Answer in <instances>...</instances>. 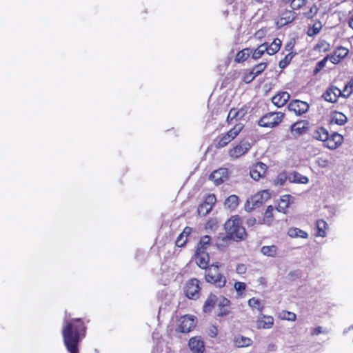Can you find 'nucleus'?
<instances>
[{
    "label": "nucleus",
    "instance_id": "nucleus-1",
    "mask_svg": "<svg viewBox=\"0 0 353 353\" xmlns=\"http://www.w3.org/2000/svg\"><path fill=\"white\" fill-rule=\"evenodd\" d=\"M86 327L79 318L71 319L65 314L62 326V336L67 350L70 353H77L79 344L85 336Z\"/></svg>",
    "mask_w": 353,
    "mask_h": 353
},
{
    "label": "nucleus",
    "instance_id": "nucleus-2",
    "mask_svg": "<svg viewBox=\"0 0 353 353\" xmlns=\"http://www.w3.org/2000/svg\"><path fill=\"white\" fill-rule=\"evenodd\" d=\"M227 234L233 240L239 241L243 240L246 236L245 228L241 225L239 216H233L225 223Z\"/></svg>",
    "mask_w": 353,
    "mask_h": 353
},
{
    "label": "nucleus",
    "instance_id": "nucleus-3",
    "mask_svg": "<svg viewBox=\"0 0 353 353\" xmlns=\"http://www.w3.org/2000/svg\"><path fill=\"white\" fill-rule=\"evenodd\" d=\"M219 265L218 263L211 265L207 270H205V277L208 283L214 284L218 288H223L226 283L225 276L219 272Z\"/></svg>",
    "mask_w": 353,
    "mask_h": 353
},
{
    "label": "nucleus",
    "instance_id": "nucleus-4",
    "mask_svg": "<svg viewBox=\"0 0 353 353\" xmlns=\"http://www.w3.org/2000/svg\"><path fill=\"white\" fill-rule=\"evenodd\" d=\"M270 198V192L268 190L259 191L247 200L245 204V210L248 212L251 211L254 207L263 204Z\"/></svg>",
    "mask_w": 353,
    "mask_h": 353
},
{
    "label": "nucleus",
    "instance_id": "nucleus-5",
    "mask_svg": "<svg viewBox=\"0 0 353 353\" xmlns=\"http://www.w3.org/2000/svg\"><path fill=\"white\" fill-rule=\"evenodd\" d=\"M283 118V114L281 112H270L261 118L259 121V125L272 128L279 125Z\"/></svg>",
    "mask_w": 353,
    "mask_h": 353
},
{
    "label": "nucleus",
    "instance_id": "nucleus-6",
    "mask_svg": "<svg viewBox=\"0 0 353 353\" xmlns=\"http://www.w3.org/2000/svg\"><path fill=\"white\" fill-rule=\"evenodd\" d=\"M196 325V318L192 315L181 316L177 322L176 331L182 333L189 332Z\"/></svg>",
    "mask_w": 353,
    "mask_h": 353
},
{
    "label": "nucleus",
    "instance_id": "nucleus-7",
    "mask_svg": "<svg viewBox=\"0 0 353 353\" xmlns=\"http://www.w3.org/2000/svg\"><path fill=\"white\" fill-rule=\"evenodd\" d=\"M184 292L188 299H197L200 294L199 281L194 278L190 279L185 285Z\"/></svg>",
    "mask_w": 353,
    "mask_h": 353
},
{
    "label": "nucleus",
    "instance_id": "nucleus-8",
    "mask_svg": "<svg viewBox=\"0 0 353 353\" xmlns=\"http://www.w3.org/2000/svg\"><path fill=\"white\" fill-rule=\"evenodd\" d=\"M250 148L251 144L248 141H241L231 148L228 152V154L233 159H238L245 154Z\"/></svg>",
    "mask_w": 353,
    "mask_h": 353
},
{
    "label": "nucleus",
    "instance_id": "nucleus-9",
    "mask_svg": "<svg viewBox=\"0 0 353 353\" xmlns=\"http://www.w3.org/2000/svg\"><path fill=\"white\" fill-rule=\"evenodd\" d=\"M216 201V199L214 194H208L206 196L204 202L198 207V214L201 216H205L208 214L212 210Z\"/></svg>",
    "mask_w": 353,
    "mask_h": 353
},
{
    "label": "nucleus",
    "instance_id": "nucleus-10",
    "mask_svg": "<svg viewBox=\"0 0 353 353\" xmlns=\"http://www.w3.org/2000/svg\"><path fill=\"white\" fill-rule=\"evenodd\" d=\"M267 169L268 167L265 163L262 162L256 163L250 168V174L251 178L255 181H259L265 176Z\"/></svg>",
    "mask_w": 353,
    "mask_h": 353
},
{
    "label": "nucleus",
    "instance_id": "nucleus-11",
    "mask_svg": "<svg viewBox=\"0 0 353 353\" xmlns=\"http://www.w3.org/2000/svg\"><path fill=\"white\" fill-rule=\"evenodd\" d=\"M274 318L270 315L260 314L255 321L257 329L268 330L274 325Z\"/></svg>",
    "mask_w": 353,
    "mask_h": 353
},
{
    "label": "nucleus",
    "instance_id": "nucleus-12",
    "mask_svg": "<svg viewBox=\"0 0 353 353\" xmlns=\"http://www.w3.org/2000/svg\"><path fill=\"white\" fill-rule=\"evenodd\" d=\"M308 129V122L306 121H299L291 125L290 133L293 137H298L306 133Z\"/></svg>",
    "mask_w": 353,
    "mask_h": 353
},
{
    "label": "nucleus",
    "instance_id": "nucleus-13",
    "mask_svg": "<svg viewBox=\"0 0 353 353\" xmlns=\"http://www.w3.org/2000/svg\"><path fill=\"white\" fill-rule=\"evenodd\" d=\"M323 97L325 101L335 103L337 101L339 97H343V90H341L337 87L332 86L325 92Z\"/></svg>",
    "mask_w": 353,
    "mask_h": 353
},
{
    "label": "nucleus",
    "instance_id": "nucleus-14",
    "mask_svg": "<svg viewBox=\"0 0 353 353\" xmlns=\"http://www.w3.org/2000/svg\"><path fill=\"white\" fill-rule=\"evenodd\" d=\"M188 346L192 353H203L205 350L204 341L200 336H194L190 339Z\"/></svg>",
    "mask_w": 353,
    "mask_h": 353
},
{
    "label": "nucleus",
    "instance_id": "nucleus-15",
    "mask_svg": "<svg viewBox=\"0 0 353 353\" xmlns=\"http://www.w3.org/2000/svg\"><path fill=\"white\" fill-rule=\"evenodd\" d=\"M348 52L347 48L340 46L335 49L332 54L328 55V59L333 64H337L348 54Z\"/></svg>",
    "mask_w": 353,
    "mask_h": 353
},
{
    "label": "nucleus",
    "instance_id": "nucleus-16",
    "mask_svg": "<svg viewBox=\"0 0 353 353\" xmlns=\"http://www.w3.org/2000/svg\"><path fill=\"white\" fill-rule=\"evenodd\" d=\"M228 178V171L226 168H220L214 171L210 175V179L215 185H219Z\"/></svg>",
    "mask_w": 353,
    "mask_h": 353
},
{
    "label": "nucleus",
    "instance_id": "nucleus-17",
    "mask_svg": "<svg viewBox=\"0 0 353 353\" xmlns=\"http://www.w3.org/2000/svg\"><path fill=\"white\" fill-rule=\"evenodd\" d=\"M288 108L294 111L296 114H301L308 110L309 105L307 103L300 100H294L290 103Z\"/></svg>",
    "mask_w": 353,
    "mask_h": 353
},
{
    "label": "nucleus",
    "instance_id": "nucleus-18",
    "mask_svg": "<svg viewBox=\"0 0 353 353\" xmlns=\"http://www.w3.org/2000/svg\"><path fill=\"white\" fill-rule=\"evenodd\" d=\"M210 257L207 251L196 250L195 254L196 263L202 269L207 270L208 266Z\"/></svg>",
    "mask_w": 353,
    "mask_h": 353
},
{
    "label": "nucleus",
    "instance_id": "nucleus-19",
    "mask_svg": "<svg viewBox=\"0 0 353 353\" xmlns=\"http://www.w3.org/2000/svg\"><path fill=\"white\" fill-rule=\"evenodd\" d=\"M295 19V13L292 10L283 12L276 21L278 27H282L292 22Z\"/></svg>",
    "mask_w": 353,
    "mask_h": 353
},
{
    "label": "nucleus",
    "instance_id": "nucleus-20",
    "mask_svg": "<svg viewBox=\"0 0 353 353\" xmlns=\"http://www.w3.org/2000/svg\"><path fill=\"white\" fill-rule=\"evenodd\" d=\"M216 305L219 308V316L226 315L230 312V301L223 296L216 297Z\"/></svg>",
    "mask_w": 353,
    "mask_h": 353
},
{
    "label": "nucleus",
    "instance_id": "nucleus-21",
    "mask_svg": "<svg viewBox=\"0 0 353 353\" xmlns=\"http://www.w3.org/2000/svg\"><path fill=\"white\" fill-rule=\"evenodd\" d=\"M246 112V110L243 108H241L240 109L232 108L228 114L226 121L228 123H231L234 120H241L244 117Z\"/></svg>",
    "mask_w": 353,
    "mask_h": 353
},
{
    "label": "nucleus",
    "instance_id": "nucleus-22",
    "mask_svg": "<svg viewBox=\"0 0 353 353\" xmlns=\"http://www.w3.org/2000/svg\"><path fill=\"white\" fill-rule=\"evenodd\" d=\"M290 99V94L287 92H281L272 98V103L278 107H283Z\"/></svg>",
    "mask_w": 353,
    "mask_h": 353
},
{
    "label": "nucleus",
    "instance_id": "nucleus-23",
    "mask_svg": "<svg viewBox=\"0 0 353 353\" xmlns=\"http://www.w3.org/2000/svg\"><path fill=\"white\" fill-rule=\"evenodd\" d=\"M260 252L263 256L270 258H276L279 255V250L275 245H263Z\"/></svg>",
    "mask_w": 353,
    "mask_h": 353
},
{
    "label": "nucleus",
    "instance_id": "nucleus-24",
    "mask_svg": "<svg viewBox=\"0 0 353 353\" xmlns=\"http://www.w3.org/2000/svg\"><path fill=\"white\" fill-rule=\"evenodd\" d=\"M290 196L288 194L282 196L278 203L276 210L282 213H286L290 204Z\"/></svg>",
    "mask_w": 353,
    "mask_h": 353
},
{
    "label": "nucleus",
    "instance_id": "nucleus-25",
    "mask_svg": "<svg viewBox=\"0 0 353 353\" xmlns=\"http://www.w3.org/2000/svg\"><path fill=\"white\" fill-rule=\"evenodd\" d=\"M288 181L290 183L307 184L309 179L306 176H303L298 172H294L288 175Z\"/></svg>",
    "mask_w": 353,
    "mask_h": 353
},
{
    "label": "nucleus",
    "instance_id": "nucleus-26",
    "mask_svg": "<svg viewBox=\"0 0 353 353\" xmlns=\"http://www.w3.org/2000/svg\"><path fill=\"white\" fill-rule=\"evenodd\" d=\"M288 235L291 238H301V239H307L308 237V234L307 232L303 231L297 228H290L288 230Z\"/></svg>",
    "mask_w": 353,
    "mask_h": 353
},
{
    "label": "nucleus",
    "instance_id": "nucleus-27",
    "mask_svg": "<svg viewBox=\"0 0 353 353\" xmlns=\"http://www.w3.org/2000/svg\"><path fill=\"white\" fill-rule=\"evenodd\" d=\"M281 46V41L277 38L274 39V41L269 46L265 43V48H267V54L269 55L274 54L279 50Z\"/></svg>",
    "mask_w": 353,
    "mask_h": 353
},
{
    "label": "nucleus",
    "instance_id": "nucleus-28",
    "mask_svg": "<svg viewBox=\"0 0 353 353\" xmlns=\"http://www.w3.org/2000/svg\"><path fill=\"white\" fill-rule=\"evenodd\" d=\"M248 305L252 310H256L259 312L261 314L264 309V303L259 299L256 298H251L248 300Z\"/></svg>",
    "mask_w": 353,
    "mask_h": 353
},
{
    "label": "nucleus",
    "instance_id": "nucleus-29",
    "mask_svg": "<svg viewBox=\"0 0 353 353\" xmlns=\"http://www.w3.org/2000/svg\"><path fill=\"white\" fill-rule=\"evenodd\" d=\"M252 343V340L250 338L243 336L241 335L236 336L234 339V344L238 347H248Z\"/></svg>",
    "mask_w": 353,
    "mask_h": 353
},
{
    "label": "nucleus",
    "instance_id": "nucleus-30",
    "mask_svg": "<svg viewBox=\"0 0 353 353\" xmlns=\"http://www.w3.org/2000/svg\"><path fill=\"white\" fill-rule=\"evenodd\" d=\"M316 226L317 228L318 236L325 237L327 235V230L328 228L327 223L323 219H319L316 221Z\"/></svg>",
    "mask_w": 353,
    "mask_h": 353
},
{
    "label": "nucleus",
    "instance_id": "nucleus-31",
    "mask_svg": "<svg viewBox=\"0 0 353 353\" xmlns=\"http://www.w3.org/2000/svg\"><path fill=\"white\" fill-rule=\"evenodd\" d=\"M232 140H234L233 137L227 132L225 134H221L219 137V141L216 144V148H221L227 145L229 143H230Z\"/></svg>",
    "mask_w": 353,
    "mask_h": 353
},
{
    "label": "nucleus",
    "instance_id": "nucleus-32",
    "mask_svg": "<svg viewBox=\"0 0 353 353\" xmlns=\"http://www.w3.org/2000/svg\"><path fill=\"white\" fill-rule=\"evenodd\" d=\"M347 117L344 114L339 112L334 113L332 117V123L340 125H344L347 122Z\"/></svg>",
    "mask_w": 353,
    "mask_h": 353
},
{
    "label": "nucleus",
    "instance_id": "nucleus-33",
    "mask_svg": "<svg viewBox=\"0 0 353 353\" xmlns=\"http://www.w3.org/2000/svg\"><path fill=\"white\" fill-rule=\"evenodd\" d=\"M215 305H216V296L210 294L205 302L203 305V311L205 312H210L212 308L214 307Z\"/></svg>",
    "mask_w": 353,
    "mask_h": 353
},
{
    "label": "nucleus",
    "instance_id": "nucleus-34",
    "mask_svg": "<svg viewBox=\"0 0 353 353\" xmlns=\"http://www.w3.org/2000/svg\"><path fill=\"white\" fill-rule=\"evenodd\" d=\"M239 205V197L236 195H230L225 201V205L231 210H234Z\"/></svg>",
    "mask_w": 353,
    "mask_h": 353
},
{
    "label": "nucleus",
    "instance_id": "nucleus-35",
    "mask_svg": "<svg viewBox=\"0 0 353 353\" xmlns=\"http://www.w3.org/2000/svg\"><path fill=\"white\" fill-rule=\"evenodd\" d=\"M313 136L317 140L325 141L327 140L329 134L325 128H319L314 132Z\"/></svg>",
    "mask_w": 353,
    "mask_h": 353
},
{
    "label": "nucleus",
    "instance_id": "nucleus-36",
    "mask_svg": "<svg viewBox=\"0 0 353 353\" xmlns=\"http://www.w3.org/2000/svg\"><path fill=\"white\" fill-rule=\"evenodd\" d=\"M230 239H232L228 234L225 236H219L216 241V246L219 249H222L228 245Z\"/></svg>",
    "mask_w": 353,
    "mask_h": 353
},
{
    "label": "nucleus",
    "instance_id": "nucleus-37",
    "mask_svg": "<svg viewBox=\"0 0 353 353\" xmlns=\"http://www.w3.org/2000/svg\"><path fill=\"white\" fill-rule=\"evenodd\" d=\"M210 237L208 235L203 236L201 238L199 243H198L196 250L206 251L207 248L210 245Z\"/></svg>",
    "mask_w": 353,
    "mask_h": 353
},
{
    "label": "nucleus",
    "instance_id": "nucleus-38",
    "mask_svg": "<svg viewBox=\"0 0 353 353\" xmlns=\"http://www.w3.org/2000/svg\"><path fill=\"white\" fill-rule=\"evenodd\" d=\"M250 54L251 50L249 48H245L237 53L235 61L238 63L243 62L250 57Z\"/></svg>",
    "mask_w": 353,
    "mask_h": 353
},
{
    "label": "nucleus",
    "instance_id": "nucleus-39",
    "mask_svg": "<svg viewBox=\"0 0 353 353\" xmlns=\"http://www.w3.org/2000/svg\"><path fill=\"white\" fill-rule=\"evenodd\" d=\"M274 208L272 205H269L265 212L263 218V223L270 225L272 222Z\"/></svg>",
    "mask_w": 353,
    "mask_h": 353
},
{
    "label": "nucleus",
    "instance_id": "nucleus-40",
    "mask_svg": "<svg viewBox=\"0 0 353 353\" xmlns=\"http://www.w3.org/2000/svg\"><path fill=\"white\" fill-rule=\"evenodd\" d=\"M267 53V48H265V43L260 45L253 52L252 58L254 59H258L261 58L264 53Z\"/></svg>",
    "mask_w": 353,
    "mask_h": 353
},
{
    "label": "nucleus",
    "instance_id": "nucleus-41",
    "mask_svg": "<svg viewBox=\"0 0 353 353\" xmlns=\"http://www.w3.org/2000/svg\"><path fill=\"white\" fill-rule=\"evenodd\" d=\"M288 180V176L285 172L279 173L274 180V184L276 186H281L284 185L285 181Z\"/></svg>",
    "mask_w": 353,
    "mask_h": 353
},
{
    "label": "nucleus",
    "instance_id": "nucleus-42",
    "mask_svg": "<svg viewBox=\"0 0 353 353\" xmlns=\"http://www.w3.org/2000/svg\"><path fill=\"white\" fill-rule=\"evenodd\" d=\"M219 224V221L216 218H212L208 220V221L205 225V229L208 231L215 230Z\"/></svg>",
    "mask_w": 353,
    "mask_h": 353
},
{
    "label": "nucleus",
    "instance_id": "nucleus-43",
    "mask_svg": "<svg viewBox=\"0 0 353 353\" xmlns=\"http://www.w3.org/2000/svg\"><path fill=\"white\" fill-rule=\"evenodd\" d=\"M279 318L282 320H287L289 321H295L296 316L294 313L288 311H282L279 314Z\"/></svg>",
    "mask_w": 353,
    "mask_h": 353
},
{
    "label": "nucleus",
    "instance_id": "nucleus-44",
    "mask_svg": "<svg viewBox=\"0 0 353 353\" xmlns=\"http://www.w3.org/2000/svg\"><path fill=\"white\" fill-rule=\"evenodd\" d=\"M243 128V124L241 123H239L236 124L232 128H231L228 131V133L234 139L239 134V133L241 132Z\"/></svg>",
    "mask_w": 353,
    "mask_h": 353
},
{
    "label": "nucleus",
    "instance_id": "nucleus-45",
    "mask_svg": "<svg viewBox=\"0 0 353 353\" xmlns=\"http://www.w3.org/2000/svg\"><path fill=\"white\" fill-rule=\"evenodd\" d=\"M267 67V63L265 62L260 63L255 65L252 70H251L252 72V74H254L255 77H257Z\"/></svg>",
    "mask_w": 353,
    "mask_h": 353
},
{
    "label": "nucleus",
    "instance_id": "nucleus-46",
    "mask_svg": "<svg viewBox=\"0 0 353 353\" xmlns=\"http://www.w3.org/2000/svg\"><path fill=\"white\" fill-rule=\"evenodd\" d=\"M353 92V79L350 80L348 83H347L343 90V97L347 98L348 97L352 92Z\"/></svg>",
    "mask_w": 353,
    "mask_h": 353
},
{
    "label": "nucleus",
    "instance_id": "nucleus-47",
    "mask_svg": "<svg viewBox=\"0 0 353 353\" xmlns=\"http://www.w3.org/2000/svg\"><path fill=\"white\" fill-rule=\"evenodd\" d=\"M293 57L292 52H290L288 54H286L283 59L281 60L279 63V66L281 68H285L290 62Z\"/></svg>",
    "mask_w": 353,
    "mask_h": 353
},
{
    "label": "nucleus",
    "instance_id": "nucleus-48",
    "mask_svg": "<svg viewBox=\"0 0 353 353\" xmlns=\"http://www.w3.org/2000/svg\"><path fill=\"white\" fill-rule=\"evenodd\" d=\"M316 163L322 168H326L329 165V160L325 157H319L316 159Z\"/></svg>",
    "mask_w": 353,
    "mask_h": 353
},
{
    "label": "nucleus",
    "instance_id": "nucleus-49",
    "mask_svg": "<svg viewBox=\"0 0 353 353\" xmlns=\"http://www.w3.org/2000/svg\"><path fill=\"white\" fill-rule=\"evenodd\" d=\"M307 0H291V7L292 9H299L305 6Z\"/></svg>",
    "mask_w": 353,
    "mask_h": 353
},
{
    "label": "nucleus",
    "instance_id": "nucleus-50",
    "mask_svg": "<svg viewBox=\"0 0 353 353\" xmlns=\"http://www.w3.org/2000/svg\"><path fill=\"white\" fill-rule=\"evenodd\" d=\"M328 58H329V56H326L321 61H320L317 63L316 68L314 70L315 73H317L319 71H320L321 69H323L325 66L326 62L329 59Z\"/></svg>",
    "mask_w": 353,
    "mask_h": 353
},
{
    "label": "nucleus",
    "instance_id": "nucleus-51",
    "mask_svg": "<svg viewBox=\"0 0 353 353\" xmlns=\"http://www.w3.org/2000/svg\"><path fill=\"white\" fill-rule=\"evenodd\" d=\"M187 239H188L186 237H184L183 236V235L179 234V236L177 237L176 240V245L178 247H183L185 244Z\"/></svg>",
    "mask_w": 353,
    "mask_h": 353
},
{
    "label": "nucleus",
    "instance_id": "nucleus-52",
    "mask_svg": "<svg viewBox=\"0 0 353 353\" xmlns=\"http://www.w3.org/2000/svg\"><path fill=\"white\" fill-rule=\"evenodd\" d=\"M234 287L236 292H243L245 290L246 285L245 283L239 281V282H236L234 283Z\"/></svg>",
    "mask_w": 353,
    "mask_h": 353
},
{
    "label": "nucleus",
    "instance_id": "nucleus-53",
    "mask_svg": "<svg viewBox=\"0 0 353 353\" xmlns=\"http://www.w3.org/2000/svg\"><path fill=\"white\" fill-rule=\"evenodd\" d=\"M266 34H267V29L261 28L255 32L254 37L256 39H261L263 38Z\"/></svg>",
    "mask_w": 353,
    "mask_h": 353
},
{
    "label": "nucleus",
    "instance_id": "nucleus-54",
    "mask_svg": "<svg viewBox=\"0 0 353 353\" xmlns=\"http://www.w3.org/2000/svg\"><path fill=\"white\" fill-rule=\"evenodd\" d=\"M256 77L252 72L250 71L248 74H245L243 77V81L246 83L251 82Z\"/></svg>",
    "mask_w": 353,
    "mask_h": 353
},
{
    "label": "nucleus",
    "instance_id": "nucleus-55",
    "mask_svg": "<svg viewBox=\"0 0 353 353\" xmlns=\"http://www.w3.org/2000/svg\"><path fill=\"white\" fill-rule=\"evenodd\" d=\"M317 12V8L316 6H312V7H310V11L308 12H306L305 13V16L307 17V18H312L314 17V15Z\"/></svg>",
    "mask_w": 353,
    "mask_h": 353
},
{
    "label": "nucleus",
    "instance_id": "nucleus-56",
    "mask_svg": "<svg viewBox=\"0 0 353 353\" xmlns=\"http://www.w3.org/2000/svg\"><path fill=\"white\" fill-rule=\"evenodd\" d=\"M217 328L214 326V325H211L210 327H209V330H208V335L210 336V337H215L216 335H217Z\"/></svg>",
    "mask_w": 353,
    "mask_h": 353
},
{
    "label": "nucleus",
    "instance_id": "nucleus-57",
    "mask_svg": "<svg viewBox=\"0 0 353 353\" xmlns=\"http://www.w3.org/2000/svg\"><path fill=\"white\" fill-rule=\"evenodd\" d=\"M236 271L238 274H244L246 271V266L244 264H238L236 268Z\"/></svg>",
    "mask_w": 353,
    "mask_h": 353
},
{
    "label": "nucleus",
    "instance_id": "nucleus-58",
    "mask_svg": "<svg viewBox=\"0 0 353 353\" xmlns=\"http://www.w3.org/2000/svg\"><path fill=\"white\" fill-rule=\"evenodd\" d=\"M191 232L192 228L190 227H185L180 234L183 235V236L186 237L188 239V236L190 234Z\"/></svg>",
    "mask_w": 353,
    "mask_h": 353
},
{
    "label": "nucleus",
    "instance_id": "nucleus-59",
    "mask_svg": "<svg viewBox=\"0 0 353 353\" xmlns=\"http://www.w3.org/2000/svg\"><path fill=\"white\" fill-rule=\"evenodd\" d=\"M312 335H319L321 333H324V331L323 330V327H321V326H319L317 327H315L312 330Z\"/></svg>",
    "mask_w": 353,
    "mask_h": 353
},
{
    "label": "nucleus",
    "instance_id": "nucleus-60",
    "mask_svg": "<svg viewBox=\"0 0 353 353\" xmlns=\"http://www.w3.org/2000/svg\"><path fill=\"white\" fill-rule=\"evenodd\" d=\"M319 46L322 47L323 48L324 51H326V50H327V49L329 48V44L323 41L319 44Z\"/></svg>",
    "mask_w": 353,
    "mask_h": 353
},
{
    "label": "nucleus",
    "instance_id": "nucleus-61",
    "mask_svg": "<svg viewBox=\"0 0 353 353\" xmlns=\"http://www.w3.org/2000/svg\"><path fill=\"white\" fill-rule=\"evenodd\" d=\"M292 47H293V46H292V43H288V44L285 46V49H286L287 50H292Z\"/></svg>",
    "mask_w": 353,
    "mask_h": 353
},
{
    "label": "nucleus",
    "instance_id": "nucleus-62",
    "mask_svg": "<svg viewBox=\"0 0 353 353\" xmlns=\"http://www.w3.org/2000/svg\"><path fill=\"white\" fill-rule=\"evenodd\" d=\"M321 28V25L319 24V27H316L314 26V34H316L319 32V30Z\"/></svg>",
    "mask_w": 353,
    "mask_h": 353
},
{
    "label": "nucleus",
    "instance_id": "nucleus-63",
    "mask_svg": "<svg viewBox=\"0 0 353 353\" xmlns=\"http://www.w3.org/2000/svg\"><path fill=\"white\" fill-rule=\"evenodd\" d=\"M276 350V346L274 345H271L269 346V351H275Z\"/></svg>",
    "mask_w": 353,
    "mask_h": 353
},
{
    "label": "nucleus",
    "instance_id": "nucleus-64",
    "mask_svg": "<svg viewBox=\"0 0 353 353\" xmlns=\"http://www.w3.org/2000/svg\"><path fill=\"white\" fill-rule=\"evenodd\" d=\"M349 26H350V27L351 28L353 29V17H352V19L349 21Z\"/></svg>",
    "mask_w": 353,
    "mask_h": 353
}]
</instances>
